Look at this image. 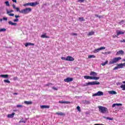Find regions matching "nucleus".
<instances>
[{"label": "nucleus", "instance_id": "nucleus-44", "mask_svg": "<svg viewBox=\"0 0 125 125\" xmlns=\"http://www.w3.org/2000/svg\"><path fill=\"white\" fill-rule=\"evenodd\" d=\"M19 21V20L18 19H16L13 20L14 22H18Z\"/></svg>", "mask_w": 125, "mask_h": 125}, {"label": "nucleus", "instance_id": "nucleus-64", "mask_svg": "<svg viewBox=\"0 0 125 125\" xmlns=\"http://www.w3.org/2000/svg\"><path fill=\"white\" fill-rule=\"evenodd\" d=\"M65 1H66V0H64Z\"/></svg>", "mask_w": 125, "mask_h": 125}, {"label": "nucleus", "instance_id": "nucleus-33", "mask_svg": "<svg viewBox=\"0 0 125 125\" xmlns=\"http://www.w3.org/2000/svg\"><path fill=\"white\" fill-rule=\"evenodd\" d=\"M106 64H108V61H106L105 62L102 63V66H105Z\"/></svg>", "mask_w": 125, "mask_h": 125}, {"label": "nucleus", "instance_id": "nucleus-46", "mask_svg": "<svg viewBox=\"0 0 125 125\" xmlns=\"http://www.w3.org/2000/svg\"><path fill=\"white\" fill-rule=\"evenodd\" d=\"M116 106H123L122 104H116Z\"/></svg>", "mask_w": 125, "mask_h": 125}, {"label": "nucleus", "instance_id": "nucleus-45", "mask_svg": "<svg viewBox=\"0 0 125 125\" xmlns=\"http://www.w3.org/2000/svg\"><path fill=\"white\" fill-rule=\"evenodd\" d=\"M71 36H78V34H77V33H71Z\"/></svg>", "mask_w": 125, "mask_h": 125}, {"label": "nucleus", "instance_id": "nucleus-37", "mask_svg": "<svg viewBox=\"0 0 125 125\" xmlns=\"http://www.w3.org/2000/svg\"><path fill=\"white\" fill-rule=\"evenodd\" d=\"M61 59H62V60H64V61H67V58L62 57Z\"/></svg>", "mask_w": 125, "mask_h": 125}, {"label": "nucleus", "instance_id": "nucleus-9", "mask_svg": "<svg viewBox=\"0 0 125 125\" xmlns=\"http://www.w3.org/2000/svg\"><path fill=\"white\" fill-rule=\"evenodd\" d=\"M66 58L67 61H74L75 60V58L70 56H67Z\"/></svg>", "mask_w": 125, "mask_h": 125}, {"label": "nucleus", "instance_id": "nucleus-48", "mask_svg": "<svg viewBox=\"0 0 125 125\" xmlns=\"http://www.w3.org/2000/svg\"><path fill=\"white\" fill-rule=\"evenodd\" d=\"M92 96H98V94L97 93H95V94H93L92 95Z\"/></svg>", "mask_w": 125, "mask_h": 125}, {"label": "nucleus", "instance_id": "nucleus-6", "mask_svg": "<svg viewBox=\"0 0 125 125\" xmlns=\"http://www.w3.org/2000/svg\"><path fill=\"white\" fill-rule=\"evenodd\" d=\"M73 80L74 79H73V78L67 77L66 79H64V82H65V83H70L73 82Z\"/></svg>", "mask_w": 125, "mask_h": 125}, {"label": "nucleus", "instance_id": "nucleus-43", "mask_svg": "<svg viewBox=\"0 0 125 125\" xmlns=\"http://www.w3.org/2000/svg\"><path fill=\"white\" fill-rule=\"evenodd\" d=\"M85 0H78V2H83Z\"/></svg>", "mask_w": 125, "mask_h": 125}, {"label": "nucleus", "instance_id": "nucleus-7", "mask_svg": "<svg viewBox=\"0 0 125 125\" xmlns=\"http://www.w3.org/2000/svg\"><path fill=\"white\" fill-rule=\"evenodd\" d=\"M12 7L14 9H16L17 12H20V11H21V10H20V9L19 8V7H16V6H15V4H14L12 5Z\"/></svg>", "mask_w": 125, "mask_h": 125}, {"label": "nucleus", "instance_id": "nucleus-20", "mask_svg": "<svg viewBox=\"0 0 125 125\" xmlns=\"http://www.w3.org/2000/svg\"><path fill=\"white\" fill-rule=\"evenodd\" d=\"M29 45H35V44L31 43V42H27L25 44V46L27 47V46H29Z\"/></svg>", "mask_w": 125, "mask_h": 125}, {"label": "nucleus", "instance_id": "nucleus-56", "mask_svg": "<svg viewBox=\"0 0 125 125\" xmlns=\"http://www.w3.org/2000/svg\"><path fill=\"white\" fill-rule=\"evenodd\" d=\"M98 18H99V19H101V18H102V17L101 16H99Z\"/></svg>", "mask_w": 125, "mask_h": 125}, {"label": "nucleus", "instance_id": "nucleus-61", "mask_svg": "<svg viewBox=\"0 0 125 125\" xmlns=\"http://www.w3.org/2000/svg\"><path fill=\"white\" fill-rule=\"evenodd\" d=\"M95 16H96V17H98L99 16L98 15H95Z\"/></svg>", "mask_w": 125, "mask_h": 125}, {"label": "nucleus", "instance_id": "nucleus-57", "mask_svg": "<svg viewBox=\"0 0 125 125\" xmlns=\"http://www.w3.org/2000/svg\"><path fill=\"white\" fill-rule=\"evenodd\" d=\"M121 42H125V40H123V41H121Z\"/></svg>", "mask_w": 125, "mask_h": 125}, {"label": "nucleus", "instance_id": "nucleus-5", "mask_svg": "<svg viewBox=\"0 0 125 125\" xmlns=\"http://www.w3.org/2000/svg\"><path fill=\"white\" fill-rule=\"evenodd\" d=\"M39 3H38V2H30V3H26L23 4V6H32L33 7H35L36 5H38Z\"/></svg>", "mask_w": 125, "mask_h": 125}, {"label": "nucleus", "instance_id": "nucleus-27", "mask_svg": "<svg viewBox=\"0 0 125 125\" xmlns=\"http://www.w3.org/2000/svg\"><path fill=\"white\" fill-rule=\"evenodd\" d=\"M56 115H59L60 116H63L64 115H65L64 113H63L62 112H56Z\"/></svg>", "mask_w": 125, "mask_h": 125}, {"label": "nucleus", "instance_id": "nucleus-32", "mask_svg": "<svg viewBox=\"0 0 125 125\" xmlns=\"http://www.w3.org/2000/svg\"><path fill=\"white\" fill-rule=\"evenodd\" d=\"M99 51H100V50L99 49V48L95 49L94 50V53H97V52H99Z\"/></svg>", "mask_w": 125, "mask_h": 125}, {"label": "nucleus", "instance_id": "nucleus-31", "mask_svg": "<svg viewBox=\"0 0 125 125\" xmlns=\"http://www.w3.org/2000/svg\"><path fill=\"white\" fill-rule=\"evenodd\" d=\"M5 4H6V6H10V4H9V2L8 1H5Z\"/></svg>", "mask_w": 125, "mask_h": 125}, {"label": "nucleus", "instance_id": "nucleus-29", "mask_svg": "<svg viewBox=\"0 0 125 125\" xmlns=\"http://www.w3.org/2000/svg\"><path fill=\"white\" fill-rule=\"evenodd\" d=\"M120 87L122 88V90H125V84L121 85Z\"/></svg>", "mask_w": 125, "mask_h": 125}, {"label": "nucleus", "instance_id": "nucleus-10", "mask_svg": "<svg viewBox=\"0 0 125 125\" xmlns=\"http://www.w3.org/2000/svg\"><path fill=\"white\" fill-rule=\"evenodd\" d=\"M125 53V52L123 50H120L116 53V55H123Z\"/></svg>", "mask_w": 125, "mask_h": 125}, {"label": "nucleus", "instance_id": "nucleus-18", "mask_svg": "<svg viewBox=\"0 0 125 125\" xmlns=\"http://www.w3.org/2000/svg\"><path fill=\"white\" fill-rule=\"evenodd\" d=\"M24 103L26 104V105H31V104H33V102L32 101H24Z\"/></svg>", "mask_w": 125, "mask_h": 125}, {"label": "nucleus", "instance_id": "nucleus-11", "mask_svg": "<svg viewBox=\"0 0 125 125\" xmlns=\"http://www.w3.org/2000/svg\"><path fill=\"white\" fill-rule=\"evenodd\" d=\"M15 115V113L13 112L11 114H8L7 115V118L9 119H11L14 117V115Z\"/></svg>", "mask_w": 125, "mask_h": 125}, {"label": "nucleus", "instance_id": "nucleus-13", "mask_svg": "<svg viewBox=\"0 0 125 125\" xmlns=\"http://www.w3.org/2000/svg\"><path fill=\"white\" fill-rule=\"evenodd\" d=\"M40 107L41 109H49V105H41Z\"/></svg>", "mask_w": 125, "mask_h": 125}, {"label": "nucleus", "instance_id": "nucleus-8", "mask_svg": "<svg viewBox=\"0 0 125 125\" xmlns=\"http://www.w3.org/2000/svg\"><path fill=\"white\" fill-rule=\"evenodd\" d=\"M124 34H125V31H117L116 37H118V36H120V35H124Z\"/></svg>", "mask_w": 125, "mask_h": 125}, {"label": "nucleus", "instance_id": "nucleus-49", "mask_svg": "<svg viewBox=\"0 0 125 125\" xmlns=\"http://www.w3.org/2000/svg\"><path fill=\"white\" fill-rule=\"evenodd\" d=\"M51 84H52V83H48L46 84L45 85H46V86H49V85H51Z\"/></svg>", "mask_w": 125, "mask_h": 125}, {"label": "nucleus", "instance_id": "nucleus-2", "mask_svg": "<svg viewBox=\"0 0 125 125\" xmlns=\"http://www.w3.org/2000/svg\"><path fill=\"white\" fill-rule=\"evenodd\" d=\"M31 11H32V8H26L21 10L20 11V13H21L22 14H28L30 13Z\"/></svg>", "mask_w": 125, "mask_h": 125}, {"label": "nucleus", "instance_id": "nucleus-15", "mask_svg": "<svg viewBox=\"0 0 125 125\" xmlns=\"http://www.w3.org/2000/svg\"><path fill=\"white\" fill-rule=\"evenodd\" d=\"M108 93L109 94H112V95H116L117 94V92L114 91V90H111V91H109Z\"/></svg>", "mask_w": 125, "mask_h": 125}, {"label": "nucleus", "instance_id": "nucleus-1", "mask_svg": "<svg viewBox=\"0 0 125 125\" xmlns=\"http://www.w3.org/2000/svg\"><path fill=\"white\" fill-rule=\"evenodd\" d=\"M100 84V82H97V81L91 82L88 83H86L83 85V86H88V85H95Z\"/></svg>", "mask_w": 125, "mask_h": 125}, {"label": "nucleus", "instance_id": "nucleus-41", "mask_svg": "<svg viewBox=\"0 0 125 125\" xmlns=\"http://www.w3.org/2000/svg\"><path fill=\"white\" fill-rule=\"evenodd\" d=\"M111 54V52H110V51L105 52V53H103V54Z\"/></svg>", "mask_w": 125, "mask_h": 125}, {"label": "nucleus", "instance_id": "nucleus-60", "mask_svg": "<svg viewBox=\"0 0 125 125\" xmlns=\"http://www.w3.org/2000/svg\"><path fill=\"white\" fill-rule=\"evenodd\" d=\"M15 80H17V79H18V78L17 77H16L14 78Z\"/></svg>", "mask_w": 125, "mask_h": 125}, {"label": "nucleus", "instance_id": "nucleus-51", "mask_svg": "<svg viewBox=\"0 0 125 125\" xmlns=\"http://www.w3.org/2000/svg\"><path fill=\"white\" fill-rule=\"evenodd\" d=\"M2 19L5 21H7V18L3 17Z\"/></svg>", "mask_w": 125, "mask_h": 125}, {"label": "nucleus", "instance_id": "nucleus-50", "mask_svg": "<svg viewBox=\"0 0 125 125\" xmlns=\"http://www.w3.org/2000/svg\"><path fill=\"white\" fill-rule=\"evenodd\" d=\"M52 89H54V90H58V88L55 87H53Z\"/></svg>", "mask_w": 125, "mask_h": 125}, {"label": "nucleus", "instance_id": "nucleus-34", "mask_svg": "<svg viewBox=\"0 0 125 125\" xmlns=\"http://www.w3.org/2000/svg\"><path fill=\"white\" fill-rule=\"evenodd\" d=\"M6 31V29L5 28H0V32H5Z\"/></svg>", "mask_w": 125, "mask_h": 125}, {"label": "nucleus", "instance_id": "nucleus-58", "mask_svg": "<svg viewBox=\"0 0 125 125\" xmlns=\"http://www.w3.org/2000/svg\"><path fill=\"white\" fill-rule=\"evenodd\" d=\"M2 20H3V19H0V22H2Z\"/></svg>", "mask_w": 125, "mask_h": 125}, {"label": "nucleus", "instance_id": "nucleus-40", "mask_svg": "<svg viewBox=\"0 0 125 125\" xmlns=\"http://www.w3.org/2000/svg\"><path fill=\"white\" fill-rule=\"evenodd\" d=\"M105 47H101L100 48H99V49H100V50H102L103 49H105Z\"/></svg>", "mask_w": 125, "mask_h": 125}, {"label": "nucleus", "instance_id": "nucleus-36", "mask_svg": "<svg viewBox=\"0 0 125 125\" xmlns=\"http://www.w3.org/2000/svg\"><path fill=\"white\" fill-rule=\"evenodd\" d=\"M19 123H23L24 124L26 123V121H24V119H21V120L19 122Z\"/></svg>", "mask_w": 125, "mask_h": 125}, {"label": "nucleus", "instance_id": "nucleus-24", "mask_svg": "<svg viewBox=\"0 0 125 125\" xmlns=\"http://www.w3.org/2000/svg\"><path fill=\"white\" fill-rule=\"evenodd\" d=\"M79 20L80 22H83V21H85L84 18L83 17L79 18Z\"/></svg>", "mask_w": 125, "mask_h": 125}, {"label": "nucleus", "instance_id": "nucleus-35", "mask_svg": "<svg viewBox=\"0 0 125 125\" xmlns=\"http://www.w3.org/2000/svg\"><path fill=\"white\" fill-rule=\"evenodd\" d=\"M4 83H10V81L8 80H4L3 81Z\"/></svg>", "mask_w": 125, "mask_h": 125}, {"label": "nucleus", "instance_id": "nucleus-38", "mask_svg": "<svg viewBox=\"0 0 125 125\" xmlns=\"http://www.w3.org/2000/svg\"><path fill=\"white\" fill-rule=\"evenodd\" d=\"M106 120H109V121H113V119L112 118H110V117H106Z\"/></svg>", "mask_w": 125, "mask_h": 125}, {"label": "nucleus", "instance_id": "nucleus-28", "mask_svg": "<svg viewBox=\"0 0 125 125\" xmlns=\"http://www.w3.org/2000/svg\"><path fill=\"white\" fill-rule=\"evenodd\" d=\"M95 57H96V56L95 55H89V56H88V58L89 59H90V58H95Z\"/></svg>", "mask_w": 125, "mask_h": 125}, {"label": "nucleus", "instance_id": "nucleus-62", "mask_svg": "<svg viewBox=\"0 0 125 125\" xmlns=\"http://www.w3.org/2000/svg\"><path fill=\"white\" fill-rule=\"evenodd\" d=\"M123 83H125V81H123Z\"/></svg>", "mask_w": 125, "mask_h": 125}, {"label": "nucleus", "instance_id": "nucleus-59", "mask_svg": "<svg viewBox=\"0 0 125 125\" xmlns=\"http://www.w3.org/2000/svg\"><path fill=\"white\" fill-rule=\"evenodd\" d=\"M122 65H123V66H125V62H124V63H122Z\"/></svg>", "mask_w": 125, "mask_h": 125}, {"label": "nucleus", "instance_id": "nucleus-25", "mask_svg": "<svg viewBox=\"0 0 125 125\" xmlns=\"http://www.w3.org/2000/svg\"><path fill=\"white\" fill-rule=\"evenodd\" d=\"M99 79H100V78L99 77H92V80H99Z\"/></svg>", "mask_w": 125, "mask_h": 125}, {"label": "nucleus", "instance_id": "nucleus-22", "mask_svg": "<svg viewBox=\"0 0 125 125\" xmlns=\"http://www.w3.org/2000/svg\"><path fill=\"white\" fill-rule=\"evenodd\" d=\"M98 96H102V95H104V93L103 92H101L100 91L97 92Z\"/></svg>", "mask_w": 125, "mask_h": 125}, {"label": "nucleus", "instance_id": "nucleus-4", "mask_svg": "<svg viewBox=\"0 0 125 125\" xmlns=\"http://www.w3.org/2000/svg\"><path fill=\"white\" fill-rule=\"evenodd\" d=\"M122 60V58H121V57L114 58L109 62V64L110 65L112 64H115V63H117V62H119V61H120V60Z\"/></svg>", "mask_w": 125, "mask_h": 125}, {"label": "nucleus", "instance_id": "nucleus-30", "mask_svg": "<svg viewBox=\"0 0 125 125\" xmlns=\"http://www.w3.org/2000/svg\"><path fill=\"white\" fill-rule=\"evenodd\" d=\"M6 12H7V14H9L10 13L13 12V10H10L9 11L7 10Z\"/></svg>", "mask_w": 125, "mask_h": 125}, {"label": "nucleus", "instance_id": "nucleus-3", "mask_svg": "<svg viewBox=\"0 0 125 125\" xmlns=\"http://www.w3.org/2000/svg\"><path fill=\"white\" fill-rule=\"evenodd\" d=\"M99 110L101 113L103 114H105V113H108V108L102 106H98Z\"/></svg>", "mask_w": 125, "mask_h": 125}, {"label": "nucleus", "instance_id": "nucleus-16", "mask_svg": "<svg viewBox=\"0 0 125 125\" xmlns=\"http://www.w3.org/2000/svg\"><path fill=\"white\" fill-rule=\"evenodd\" d=\"M8 24H9V25H11L12 26H17V23L12 22V21H9L8 22Z\"/></svg>", "mask_w": 125, "mask_h": 125}, {"label": "nucleus", "instance_id": "nucleus-54", "mask_svg": "<svg viewBox=\"0 0 125 125\" xmlns=\"http://www.w3.org/2000/svg\"><path fill=\"white\" fill-rule=\"evenodd\" d=\"M116 106H117V105H116V104H112V107L114 108V107H116Z\"/></svg>", "mask_w": 125, "mask_h": 125}, {"label": "nucleus", "instance_id": "nucleus-19", "mask_svg": "<svg viewBox=\"0 0 125 125\" xmlns=\"http://www.w3.org/2000/svg\"><path fill=\"white\" fill-rule=\"evenodd\" d=\"M84 78L85 80H92V76H85Z\"/></svg>", "mask_w": 125, "mask_h": 125}, {"label": "nucleus", "instance_id": "nucleus-52", "mask_svg": "<svg viewBox=\"0 0 125 125\" xmlns=\"http://www.w3.org/2000/svg\"><path fill=\"white\" fill-rule=\"evenodd\" d=\"M13 2H15V3H17V0H12Z\"/></svg>", "mask_w": 125, "mask_h": 125}, {"label": "nucleus", "instance_id": "nucleus-42", "mask_svg": "<svg viewBox=\"0 0 125 125\" xmlns=\"http://www.w3.org/2000/svg\"><path fill=\"white\" fill-rule=\"evenodd\" d=\"M77 109L79 112H81V107L79 106L77 107Z\"/></svg>", "mask_w": 125, "mask_h": 125}, {"label": "nucleus", "instance_id": "nucleus-39", "mask_svg": "<svg viewBox=\"0 0 125 125\" xmlns=\"http://www.w3.org/2000/svg\"><path fill=\"white\" fill-rule=\"evenodd\" d=\"M17 108H22V107H23V105L18 104L17 105Z\"/></svg>", "mask_w": 125, "mask_h": 125}, {"label": "nucleus", "instance_id": "nucleus-63", "mask_svg": "<svg viewBox=\"0 0 125 125\" xmlns=\"http://www.w3.org/2000/svg\"><path fill=\"white\" fill-rule=\"evenodd\" d=\"M15 94H17V93H15Z\"/></svg>", "mask_w": 125, "mask_h": 125}, {"label": "nucleus", "instance_id": "nucleus-26", "mask_svg": "<svg viewBox=\"0 0 125 125\" xmlns=\"http://www.w3.org/2000/svg\"><path fill=\"white\" fill-rule=\"evenodd\" d=\"M94 31H91L88 33V36H93L94 35Z\"/></svg>", "mask_w": 125, "mask_h": 125}, {"label": "nucleus", "instance_id": "nucleus-53", "mask_svg": "<svg viewBox=\"0 0 125 125\" xmlns=\"http://www.w3.org/2000/svg\"><path fill=\"white\" fill-rule=\"evenodd\" d=\"M9 16H14V14H8Z\"/></svg>", "mask_w": 125, "mask_h": 125}, {"label": "nucleus", "instance_id": "nucleus-17", "mask_svg": "<svg viewBox=\"0 0 125 125\" xmlns=\"http://www.w3.org/2000/svg\"><path fill=\"white\" fill-rule=\"evenodd\" d=\"M41 38L42 39H44V38L46 39H49V37L46 36V33H44V34L41 35Z\"/></svg>", "mask_w": 125, "mask_h": 125}, {"label": "nucleus", "instance_id": "nucleus-21", "mask_svg": "<svg viewBox=\"0 0 125 125\" xmlns=\"http://www.w3.org/2000/svg\"><path fill=\"white\" fill-rule=\"evenodd\" d=\"M0 77H1V78H4L5 79H7V78H8V75L7 74H5V75H0Z\"/></svg>", "mask_w": 125, "mask_h": 125}, {"label": "nucleus", "instance_id": "nucleus-14", "mask_svg": "<svg viewBox=\"0 0 125 125\" xmlns=\"http://www.w3.org/2000/svg\"><path fill=\"white\" fill-rule=\"evenodd\" d=\"M90 75V76H93V77H96V76H97V73L94 71H91Z\"/></svg>", "mask_w": 125, "mask_h": 125}, {"label": "nucleus", "instance_id": "nucleus-23", "mask_svg": "<svg viewBox=\"0 0 125 125\" xmlns=\"http://www.w3.org/2000/svg\"><path fill=\"white\" fill-rule=\"evenodd\" d=\"M117 66L119 68V69H121L122 68H123V63H119L118 64H117Z\"/></svg>", "mask_w": 125, "mask_h": 125}, {"label": "nucleus", "instance_id": "nucleus-55", "mask_svg": "<svg viewBox=\"0 0 125 125\" xmlns=\"http://www.w3.org/2000/svg\"><path fill=\"white\" fill-rule=\"evenodd\" d=\"M15 17L16 18H19V17H20V16H17V15H15Z\"/></svg>", "mask_w": 125, "mask_h": 125}, {"label": "nucleus", "instance_id": "nucleus-12", "mask_svg": "<svg viewBox=\"0 0 125 125\" xmlns=\"http://www.w3.org/2000/svg\"><path fill=\"white\" fill-rule=\"evenodd\" d=\"M59 103H60L61 104H70L71 103L70 102H66V101H60L59 102Z\"/></svg>", "mask_w": 125, "mask_h": 125}, {"label": "nucleus", "instance_id": "nucleus-47", "mask_svg": "<svg viewBox=\"0 0 125 125\" xmlns=\"http://www.w3.org/2000/svg\"><path fill=\"white\" fill-rule=\"evenodd\" d=\"M119 69V67H118V65H117V66H115V67L113 68V70H117V69Z\"/></svg>", "mask_w": 125, "mask_h": 125}]
</instances>
